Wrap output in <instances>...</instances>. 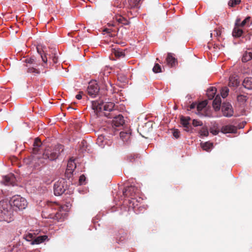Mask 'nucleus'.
<instances>
[{
  "mask_svg": "<svg viewBox=\"0 0 252 252\" xmlns=\"http://www.w3.org/2000/svg\"><path fill=\"white\" fill-rule=\"evenodd\" d=\"M64 206H61L55 202L47 201L42 211V216L45 218L53 219L58 221L64 220L66 213L62 212Z\"/></svg>",
  "mask_w": 252,
  "mask_h": 252,
  "instance_id": "f257e3e1",
  "label": "nucleus"
},
{
  "mask_svg": "<svg viewBox=\"0 0 252 252\" xmlns=\"http://www.w3.org/2000/svg\"><path fill=\"white\" fill-rule=\"evenodd\" d=\"M64 150V146L57 144L54 146L46 147L41 157L38 158L39 162L42 164H47L50 161L56 160Z\"/></svg>",
  "mask_w": 252,
  "mask_h": 252,
  "instance_id": "f03ea898",
  "label": "nucleus"
},
{
  "mask_svg": "<svg viewBox=\"0 0 252 252\" xmlns=\"http://www.w3.org/2000/svg\"><path fill=\"white\" fill-rule=\"evenodd\" d=\"M13 209L7 200L0 201V220L10 222L13 220Z\"/></svg>",
  "mask_w": 252,
  "mask_h": 252,
  "instance_id": "7ed1b4c3",
  "label": "nucleus"
},
{
  "mask_svg": "<svg viewBox=\"0 0 252 252\" xmlns=\"http://www.w3.org/2000/svg\"><path fill=\"white\" fill-rule=\"evenodd\" d=\"M92 108L97 112L101 111L102 110L106 112H111L113 110L115 106L114 103L111 102H106L104 104V100L102 98L92 101Z\"/></svg>",
  "mask_w": 252,
  "mask_h": 252,
  "instance_id": "20e7f679",
  "label": "nucleus"
},
{
  "mask_svg": "<svg viewBox=\"0 0 252 252\" xmlns=\"http://www.w3.org/2000/svg\"><path fill=\"white\" fill-rule=\"evenodd\" d=\"M139 189L138 188L130 186L126 187L123 191V195L125 197H130L131 199L129 200V203L130 207L134 208L136 206L138 205L137 199H135V196L139 193Z\"/></svg>",
  "mask_w": 252,
  "mask_h": 252,
  "instance_id": "39448f33",
  "label": "nucleus"
},
{
  "mask_svg": "<svg viewBox=\"0 0 252 252\" xmlns=\"http://www.w3.org/2000/svg\"><path fill=\"white\" fill-rule=\"evenodd\" d=\"M24 62L26 63V66L28 67L27 72L28 73L40 74V70L36 68L39 63L34 57L25 59Z\"/></svg>",
  "mask_w": 252,
  "mask_h": 252,
  "instance_id": "423d86ee",
  "label": "nucleus"
},
{
  "mask_svg": "<svg viewBox=\"0 0 252 252\" xmlns=\"http://www.w3.org/2000/svg\"><path fill=\"white\" fill-rule=\"evenodd\" d=\"M68 186L66 180L61 179L56 182L54 186V192L55 195H61L67 189Z\"/></svg>",
  "mask_w": 252,
  "mask_h": 252,
  "instance_id": "0eeeda50",
  "label": "nucleus"
},
{
  "mask_svg": "<svg viewBox=\"0 0 252 252\" xmlns=\"http://www.w3.org/2000/svg\"><path fill=\"white\" fill-rule=\"evenodd\" d=\"M9 202L12 204V206L19 210L25 209L27 206L26 200L19 195L13 196Z\"/></svg>",
  "mask_w": 252,
  "mask_h": 252,
  "instance_id": "6e6552de",
  "label": "nucleus"
},
{
  "mask_svg": "<svg viewBox=\"0 0 252 252\" xmlns=\"http://www.w3.org/2000/svg\"><path fill=\"white\" fill-rule=\"evenodd\" d=\"M105 116L109 118H113V125L116 127H119L121 126H123L124 124V117L122 115H119L118 116H116L114 117V115L112 113H104Z\"/></svg>",
  "mask_w": 252,
  "mask_h": 252,
  "instance_id": "1a4fd4ad",
  "label": "nucleus"
},
{
  "mask_svg": "<svg viewBox=\"0 0 252 252\" xmlns=\"http://www.w3.org/2000/svg\"><path fill=\"white\" fill-rule=\"evenodd\" d=\"M221 111L223 115L226 117H230L232 116L233 114L232 107L228 102H224L222 103Z\"/></svg>",
  "mask_w": 252,
  "mask_h": 252,
  "instance_id": "9d476101",
  "label": "nucleus"
},
{
  "mask_svg": "<svg viewBox=\"0 0 252 252\" xmlns=\"http://www.w3.org/2000/svg\"><path fill=\"white\" fill-rule=\"evenodd\" d=\"M99 91V88L96 83L90 84L88 89V94L92 97H94L98 94Z\"/></svg>",
  "mask_w": 252,
  "mask_h": 252,
  "instance_id": "9b49d317",
  "label": "nucleus"
},
{
  "mask_svg": "<svg viewBox=\"0 0 252 252\" xmlns=\"http://www.w3.org/2000/svg\"><path fill=\"white\" fill-rule=\"evenodd\" d=\"M240 25V19H237L236 21L235 24V27L233 29L232 32V35L235 37H240L241 36L243 33L244 31L241 27H240L239 25Z\"/></svg>",
  "mask_w": 252,
  "mask_h": 252,
  "instance_id": "f8f14e48",
  "label": "nucleus"
},
{
  "mask_svg": "<svg viewBox=\"0 0 252 252\" xmlns=\"http://www.w3.org/2000/svg\"><path fill=\"white\" fill-rule=\"evenodd\" d=\"M190 118L189 117L181 116L180 121L181 124L184 127V130L187 132H189L191 130V126L189 125V122Z\"/></svg>",
  "mask_w": 252,
  "mask_h": 252,
  "instance_id": "ddd939ff",
  "label": "nucleus"
},
{
  "mask_svg": "<svg viewBox=\"0 0 252 252\" xmlns=\"http://www.w3.org/2000/svg\"><path fill=\"white\" fill-rule=\"evenodd\" d=\"M42 143L41 140L39 138H36L34 139V141L33 144L32 153L34 154H38L42 147Z\"/></svg>",
  "mask_w": 252,
  "mask_h": 252,
  "instance_id": "4468645a",
  "label": "nucleus"
},
{
  "mask_svg": "<svg viewBox=\"0 0 252 252\" xmlns=\"http://www.w3.org/2000/svg\"><path fill=\"white\" fill-rule=\"evenodd\" d=\"M237 128L232 125H226L223 126L221 128V132L223 133H236Z\"/></svg>",
  "mask_w": 252,
  "mask_h": 252,
  "instance_id": "2eb2a0df",
  "label": "nucleus"
},
{
  "mask_svg": "<svg viewBox=\"0 0 252 252\" xmlns=\"http://www.w3.org/2000/svg\"><path fill=\"white\" fill-rule=\"evenodd\" d=\"M15 181V177L12 174L5 176L3 178V182L6 185L14 186Z\"/></svg>",
  "mask_w": 252,
  "mask_h": 252,
  "instance_id": "dca6fc26",
  "label": "nucleus"
},
{
  "mask_svg": "<svg viewBox=\"0 0 252 252\" xmlns=\"http://www.w3.org/2000/svg\"><path fill=\"white\" fill-rule=\"evenodd\" d=\"M240 83L237 76L231 75L229 77L228 86L230 87L236 88Z\"/></svg>",
  "mask_w": 252,
  "mask_h": 252,
  "instance_id": "f3484780",
  "label": "nucleus"
},
{
  "mask_svg": "<svg viewBox=\"0 0 252 252\" xmlns=\"http://www.w3.org/2000/svg\"><path fill=\"white\" fill-rule=\"evenodd\" d=\"M140 156L139 154H130L127 157V160L131 163L138 164L140 162Z\"/></svg>",
  "mask_w": 252,
  "mask_h": 252,
  "instance_id": "a211bd4d",
  "label": "nucleus"
},
{
  "mask_svg": "<svg viewBox=\"0 0 252 252\" xmlns=\"http://www.w3.org/2000/svg\"><path fill=\"white\" fill-rule=\"evenodd\" d=\"M166 61L167 64L170 66H174L177 63V59L173 57L172 53H168Z\"/></svg>",
  "mask_w": 252,
  "mask_h": 252,
  "instance_id": "6ab92c4d",
  "label": "nucleus"
},
{
  "mask_svg": "<svg viewBox=\"0 0 252 252\" xmlns=\"http://www.w3.org/2000/svg\"><path fill=\"white\" fill-rule=\"evenodd\" d=\"M47 239L48 236L47 235L39 236L36 237H35L34 240L31 243V244L32 245L39 244L44 242Z\"/></svg>",
  "mask_w": 252,
  "mask_h": 252,
  "instance_id": "aec40b11",
  "label": "nucleus"
},
{
  "mask_svg": "<svg viewBox=\"0 0 252 252\" xmlns=\"http://www.w3.org/2000/svg\"><path fill=\"white\" fill-rule=\"evenodd\" d=\"M221 98L220 95H217L213 102V106L215 111L220 110L221 104Z\"/></svg>",
  "mask_w": 252,
  "mask_h": 252,
  "instance_id": "412c9836",
  "label": "nucleus"
},
{
  "mask_svg": "<svg viewBox=\"0 0 252 252\" xmlns=\"http://www.w3.org/2000/svg\"><path fill=\"white\" fill-rule=\"evenodd\" d=\"M252 59V49H249L245 52L242 58L243 62H247Z\"/></svg>",
  "mask_w": 252,
  "mask_h": 252,
  "instance_id": "4be33fe9",
  "label": "nucleus"
},
{
  "mask_svg": "<svg viewBox=\"0 0 252 252\" xmlns=\"http://www.w3.org/2000/svg\"><path fill=\"white\" fill-rule=\"evenodd\" d=\"M243 86L245 88L248 90L252 89V77H247L245 78L244 80L243 83Z\"/></svg>",
  "mask_w": 252,
  "mask_h": 252,
  "instance_id": "5701e85b",
  "label": "nucleus"
},
{
  "mask_svg": "<svg viewBox=\"0 0 252 252\" xmlns=\"http://www.w3.org/2000/svg\"><path fill=\"white\" fill-rule=\"evenodd\" d=\"M141 0H128V7L129 8H138L140 7V1Z\"/></svg>",
  "mask_w": 252,
  "mask_h": 252,
  "instance_id": "b1692460",
  "label": "nucleus"
},
{
  "mask_svg": "<svg viewBox=\"0 0 252 252\" xmlns=\"http://www.w3.org/2000/svg\"><path fill=\"white\" fill-rule=\"evenodd\" d=\"M217 92V89L214 87H210L207 91V95L209 99H212Z\"/></svg>",
  "mask_w": 252,
  "mask_h": 252,
  "instance_id": "393cba45",
  "label": "nucleus"
},
{
  "mask_svg": "<svg viewBox=\"0 0 252 252\" xmlns=\"http://www.w3.org/2000/svg\"><path fill=\"white\" fill-rule=\"evenodd\" d=\"M115 20L119 23V24H122L123 25H128V21L124 17H122L121 15H118L116 16L115 18Z\"/></svg>",
  "mask_w": 252,
  "mask_h": 252,
  "instance_id": "a878e982",
  "label": "nucleus"
},
{
  "mask_svg": "<svg viewBox=\"0 0 252 252\" xmlns=\"http://www.w3.org/2000/svg\"><path fill=\"white\" fill-rule=\"evenodd\" d=\"M80 146V151L81 153H83L85 151H89L88 148V145L86 140H83L79 145Z\"/></svg>",
  "mask_w": 252,
  "mask_h": 252,
  "instance_id": "bb28decb",
  "label": "nucleus"
},
{
  "mask_svg": "<svg viewBox=\"0 0 252 252\" xmlns=\"http://www.w3.org/2000/svg\"><path fill=\"white\" fill-rule=\"evenodd\" d=\"M76 168V164L73 160H69L67 165V172H73Z\"/></svg>",
  "mask_w": 252,
  "mask_h": 252,
  "instance_id": "cd10ccee",
  "label": "nucleus"
},
{
  "mask_svg": "<svg viewBox=\"0 0 252 252\" xmlns=\"http://www.w3.org/2000/svg\"><path fill=\"white\" fill-rule=\"evenodd\" d=\"M120 136L123 141H127L130 137V133L129 132L122 131L120 133Z\"/></svg>",
  "mask_w": 252,
  "mask_h": 252,
  "instance_id": "c85d7f7f",
  "label": "nucleus"
},
{
  "mask_svg": "<svg viewBox=\"0 0 252 252\" xmlns=\"http://www.w3.org/2000/svg\"><path fill=\"white\" fill-rule=\"evenodd\" d=\"M113 54L117 58H123L125 56V52L122 49H115L113 51Z\"/></svg>",
  "mask_w": 252,
  "mask_h": 252,
  "instance_id": "c756f323",
  "label": "nucleus"
},
{
  "mask_svg": "<svg viewBox=\"0 0 252 252\" xmlns=\"http://www.w3.org/2000/svg\"><path fill=\"white\" fill-rule=\"evenodd\" d=\"M214 35L215 36L217 37V39L219 41H220V39H221V31L220 29H217L214 31V33H211V37L213 35Z\"/></svg>",
  "mask_w": 252,
  "mask_h": 252,
  "instance_id": "7c9ffc66",
  "label": "nucleus"
},
{
  "mask_svg": "<svg viewBox=\"0 0 252 252\" xmlns=\"http://www.w3.org/2000/svg\"><path fill=\"white\" fill-rule=\"evenodd\" d=\"M36 49H37V52L40 55L41 58L42 59L43 62L44 63H47V58L45 55L43 56L42 52H44V51L42 50V48L40 47L39 46H38L36 47Z\"/></svg>",
  "mask_w": 252,
  "mask_h": 252,
  "instance_id": "2f4dec72",
  "label": "nucleus"
},
{
  "mask_svg": "<svg viewBox=\"0 0 252 252\" xmlns=\"http://www.w3.org/2000/svg\"><path fill=\"white\" fill-rule=\"evenodd\" d=\"M207 105V101L206 100L203 101L196 105L197 110L198 112L201 111Z\"/></svg>",
  "mask_w": 252,
  "mask_h": 252,
  "instance_id": "473e14b6",
  "label": "nucleus"
},
{
  "mask_svg": "<svg viewBox=\"0 0 252 252\" xmlns=\"http://www.w3.org/2000/svg\"><path fill=\"white\" fill-rule=\"evenodd\" d=\"M213 147V144L208 142L202 144V148L204 150L209 151Z\"/></svg>",
  "mask_w": 252,
  "mask_h": 252,
  "instance_id": "72a5a7b5",
  "label": "nucleus"
},
{
  "mask_svg": "<svg viewBox=\"0 0 252 252\" xmlns=\"http://www.w3.org/2000/svg\"><path fill=\"white\" fill-rule=\"evenodd\" d=\"M35 235L32 233H28L24 235V238L27 241L32 242L34 239Z\"/></svg>",
  "mask_w": 252,
  "mask_h": 252,
  "instance_id": "f704fd0d",
  "label": "nucleus"
},
{
  "mask_svg": "<svg viewBox=\"0 0 252 252\" xmlns=\"http://www.w3.org/2000/svg\"><path fill=\"white\" fill-rule=\"evenodd\" d=\"M153 71L154 72L156 73L161 72L162 71L161 66L157 63H155L154 67L153 68Z\"/></svg>",
  "mask_w": 252,
  "mask_h": 252,
  "instance_id": "c9c22d12",
  "label": "nucleus"
},
{
  "mask_svg": "<svg viewBox=\"0 0 252 252\" xmlns=\"http://www.w3.org/2000/svg\"><path fill=\"white\" fill-rule=\"evenodd\" d=\"M199 133L201 135L207 136L209 134L208 128L206 127H203L200 130Z\"/></svg>",
  "mask_w": 252,
  "mask_h": 252,
  "instance_id": "e433bc0d",
  "label": "nucleus"
},
{
  "mask_svg": "<svg viewBox=\"0 0 252 252\" xmlns=\"http://www.w3.org/2000/svg\"><path fill=\"white\" fill-rule=\"evenodd\" d=\"M228 92H229V89L227 87H225L223 88L222 89L221 92V96L223 98L226 97L228 94Z\"/></svg>",
  "mask_w": 252,
  "mask_h": 252,
  "instance_id": "4c0bfd02",
  "label": "nucleus"
},
{
  "mask_svg": "<svg viewBox=\"0 0 252 252\" xmlns=\"http://www.w3.org/2000/svg\"><path fill=\"white\" fill-rule=\"evenodd\" d=\"M241 2V0H230L228 2V5L230 7H234L235 5L239 4Z\"/></svg>",
  "mask_w": 252,
  "mask_h": 252,
  "instance_id": "58836bf2",
  "label": "nucleus"
},
{
  "mask_svg": "<svg viewBox=\"0 0 252 252\" xmlns=\"http://www.w3.org/2000/svg\"><path fill=\"white\" fill-rule=\"evenodd\" d=\"M103 142L104 137L102 135L98 136V137L97 139L96 143L100 146H102L103 145Z\"/></svg>",
  "mask_w": 252,
  "mask_h": 252,
  "instance_id": "ea45409f",
  "label": "nucleus"
},
{
  "mask_svg": "<svg viewBox=\"0 0 252 252\" xmlns=\"http://www.w3.org/2000/svg\"><path fill=\"white\" fill-rule=\"evenodd\" d=\"M237 99L240 102H245L247 100V97L246 95L240 94L237 96Z\"/></svg>",
  "mask_w": 252,
  "mask_h": 252,
  "instance_id": "a19ab883",
  "label": "nucleus"
},
{
  "mask_svg": "<svg viewBox=\"0 0 252 252\" xmlns=\"http://www.w3.org/2000/svg\"><path fill=\"white\" fill-rule=\"evenodd\" d=\"M55 52V51L54 52ZM52 60L54 63H56L58 62V57L56 55L55 53L52 54V56L49 58V61Z\"/></svg>",
  "mask_w": 252,
  "mask_h": 252,
  "instance_id": "79ce46f5",
  "label": "nucleus"
},
{
  "mask_svg": "<svg viewBox=\"0 0 252 252\" xmlns=\"http://www.w3.org/2000/svg\"><path fill=\"white\" fill-rule=\"evenodd\" d=\"M192 125L194 126H202L203 125V123L201 121H198L197 120H195L194 119L193 121H192Z\"/></svg>",
  "mask_w": 252,
  "mask_h": 252,
  "instance_id": "37998d69",
  "label": "nucleus"
},
{
  "mask_svg": "<svg viewBox=\"0 0 252 252\" xmlns=\"http://www.w3.org/2000/svg\"><path fill=\"white\" fill-rule=\"evenodd\" d=\"M251 17H247L245 20H244L242 22L240 20V25H239L240 27L242 28L247 24V20H250Z\"/></svg>",
  "mask_w": 252,
  "mask_h": 252,
  "instance_id": "c03bdc74",
  "label": "nucleus"
},
{
  "mask_svg": "<svg viewBox=\"0 0 252 252\" xmlns=\"http://www.w3.org/2000/svg\"><path fill=\"white\" fill-rule=\"evenodd\" d=\"M180 133L179 130L176 129L173 130V135L176 138H178L180 137Z\"/></svg>",
  "mask_w": 252,
  "mask_h": 252,
  "instance_id": "a18cd8bd",
  "label": "nucleus"
},
{
  "mask_svg": "<svg viewBox=\"0 0 252 252\" xmlns=\"http://www.w3.org/2000/svg\"><path fill=\"white\" fill-rule=\"evenodd\" d=\"M86 177L84 175L80 176L79 178V182L80 184H82L85 181Z\"/></svg>",
  "mask_w": 252,
  "mask_h": 252,
  "instance_id": "49530a36",
  "label": "nucleus"
},
{
  "mask_svg": "<svg viewBox=\"0 0 252 252\" xmlns=\"http://www.w3.org/2000/svg\"><path fill=\"white\" fill-rule=\"evenodd\" d=\"M196 105H197L196 103H192V104H191L189 105V108H188V110H190L191 109H193L195 108L196 107Z\"/></svg>",
  "mask_w": 252,
  "mask_h": 252,
  "instance_id": "de8ad7c7",
  "label": "nucleus"
},
{
  "mask_svg": "<svg viewBox=\"0 0 252 252\" xmlns=\"http://www.w3.org/2000/svg\"><path fill=\"white\" fill-rule=\"evenodd\" d=\"M210 132L212 133L213 135H217L219 132V130H217V129H210Z\"/></svg>",
  "mask_w": 252,
  "mask_h": 252,
  "instance_id": "09e8293b",
  "label": "nucleus"
},
{
  "mask_svg": "<svg viewBox=\"0 0 252 252\" xmlns=\"http://www.w3.org/2000/svg\"><path fill=\"white\" fill-rule=\"evenodd\" d=\"M73 172H67V169H66L65 172V175L67 178H70L72 173Z\"/></svg>",
  "mask_w": 252,
  "mask_h": 252,
  "instance_id": "8fccbe9b",
  "label": "nucleus"
},
{
  "mask_svg": "<svg viewBox=\"0 0 252 252\" xmlns=\"http://www.w3.org/2000/svg\"><path fill=\"white\" fill-rule=\"evenodd\" d=\"M82 94H83V93L82 92H80L79 94L76 95V98L77 99H81L82 97Z\"/></svg>",
  "mask_w": 252,
  "mask_h": 252,
  "instance_id": "3c124183",
  "label": "nucleus"
},
{
  "mask_svg": "<svg viewBox=\"0 0 252 252\" xmlns=\"http://www.w3.org/2000/svg\"><path fill=\"white\" fill-rule=\"evenodd\" d=\"M104 32H105L108 33L109 34V35L111 36H113V35H114V34H113L111 33L110 30V29H105L104 30Z\"/></svg>",
  "mask_w": 252,
  "mask_h": 252,
  "instance_id": "603ef678",
  "label": "nucleus"
},
{
  "mask_svg": "<svg viewBox=\"0 0 252 252\" xmlns=\"http://www.w3.org/2000/svg\"><path fill=\"white\" fill-rule=\"evenodd\" d=\"M69 108H71V107H70V106H68V107H67V109H69Z\"/></svg>",
  "mask_w": 252,
  "mask_h": 252,
  "instance_id": "864d4df0",
  "label": "nucleus"
},
{
  "mask_svg": "<svg viewBox=\"0 0 252 252\" xmlns=\"http://www.w3.org/2000/svg\"><path fill=\"white\" fill-rule=\"evenodd\" d=\"M105 86H106V89H107L108 86L106 85H105Z\"/></svg>",
  "mask_w": 252,
  "mask_h": 252,
  "instance_id": "5fc2aeb1",
  "label": "nucleus"
},
{
  "mask_svg": "<svg viewBox=\"0 0 252 252\" xmlns=\"http://www.w3.org/2000/svg\"><path fill=\"white\" fill-rule=\"evenodd\" d=\"M250 20H247V23L249 22Z\"/></svg>",
  "mask_w": 252,
  "mask_h": 252,
  "instance_id": "6e6d98bb",
  "label": "nucleus"
}]
</instances>
